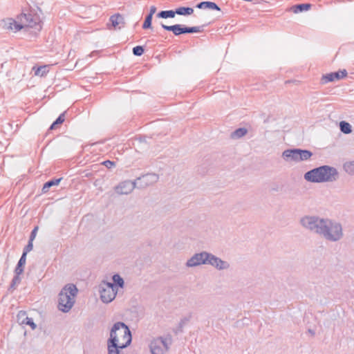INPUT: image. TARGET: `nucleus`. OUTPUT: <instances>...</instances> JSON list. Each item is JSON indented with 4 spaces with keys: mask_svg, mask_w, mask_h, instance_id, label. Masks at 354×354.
<instances>
[{
    "mask_svg": "<svg viewBox=\"0 0 354 354\" xmlns=\"http://www.w3.org/2000/svg\"><path fill=\"white\" fill-rule=\"evenodd\" d=\"M301 225L330 242H337L344 236L343 227L339 221L318 216H305L300 220Z\"/></svg>",
    "mask_w": 354,
    "mask_h": 354,
    "instance_id": "obj_1",
    "label": "nucleus"
},
{
    "mask_svg": "<svg viewBox=\"0 0 354 354\" xmlns=\"http://www.w3.org/2000/svg\"><path fill=\"white\" fill-rule=\"evenodd\" d=\"M132 342L129 327L122 322L115 323L107 339L108 354H122L121 350L128 347Z\"/></svg>",
    "mask_w": 354,
    "mask_h": 354,
    "instance_id": "obj_2",
    "label": "nucleus"
},
{
    "mask_svg": "<svg viewBox=\"0 0 354 354\" xmlns=\"http://www.w3.org/2000/svg\"><path fill=\"white\" fill-rule=\"evenodd\" d=\"M304 177L306 181L314 183L334 182L339 178V172L334 167L322 165L308 171Z\"/></svg>",
    "mask_w": 354,
    "mask_h": 354,
    "instance_id": "obj_3",
    "label": "nucleus"
},
{
    "mask_svg": "<svg viewBox=\"0 0 354 354\" xmlns=\"http://www.w3.org/2000/svg\"><path fill=\"white\" fill-rule=\"evenodd\" d=\"M77 288L75 285L68 283L66 285L59 293L58 308L59 310L67 313L73 307L74 297L77 293Z\"/></svg>",
    "mask_w": 354,
    "mask_h": 354,
    "instance_id": "obj_4",
    "label": "nucleus"
},
{
    "mask_svg": "<svg viewBox=\"0 0 354 354\" xmlns=\"http://www.w3.org/2000/svg\"><path fill=\"white\" fill-rule=\"evenodd\" d=\"M313 153L308 149L299 148L288 149L282 153L283 158L287 162H299L309 160Z\"/></svg>",
    "mask_w": 354,
    "mask_h": 354,
    "instance_id": "obj_5",
    "label": "nucleus"
},
{
    "mask_svg": "<svg viewBox=\"0 0 354 354\" xmlns=\"http://www.w3.org/2000/svg\"><path fill=\"white\" fill-rule=\"evenodd\" d=\"M171 343L172 338L169 335L154 339L149 345L151 354H165L169 350Z\"/></svg>",
    "mask_w": 354,
    "mask_h": 354,
    "instance_id": "obj_6",
    "label": "nucleus"
},
{
    "mask_svg": "<svg viewBox=\"0 0 354 354\" xmlns=\"http://www.w3.org/2000/svg\"><path fill=\"white\" fill-rule=\"evenodd\" d=\"M117 290L111 285V282L102 281L99 285L100 299L103 303L109 304L115 297Z\"/></svg>",
    "mask_w": 354,
    "mask_h": 354,
    "instance_id": "obj_7",
    "label": "nucleus"
},
{
    "mask_svg": "<svg viewBox=\"0 0 354 354\" xmlns=\"http://www.w3.org/2000/svg\"><path fill=\"white\" fill-rule=\"evenodd\" d=\"M138 189H145L156 184L159 180V175L156 173H147L135 179Z\"/></svg>",
    "mask_w": 354,
    "mask_h": 354,
    "instance_id": "obj_8",
    "label": "nucleus"
},
{
    "mask_svg": "<svg viewBox=\"0 0 354 354\" xmlns=\"http://www.w3.org/2000/svg\"><path fill=\"white\" fill-rule=\"evenodd\" d=\"M137 187L138 186L136 180H127L120 183L117 186H115V191L120 195H127L131 193L135 188H137Z\"/></svg>",
    "mask_w": 354,
    "mask_h": 354,
    "instance_id": "obj_9",
    "label": "nucleus"
},
{
    "mask_svg": "<svg viewBox=\"0 0 354 354\" xmlns=\"http://www.w3.org/2000/svg\"><path fill=\"white\" fill-rule=\"evenodd\" d=\"M209 257V252H201L196 253L190 259H189L186 263L187 267H195L202 264H207V257Z\"/></svg>",
    "mask_w": 354,
    "mask_h": 354,
    "instance_id": "obj_10",
    "label": "nucleus"
},
{
    "mask_svg": "<svg viewBox=\"0 0 354 354\" xmlns=\"http://www.w3.org/2000/svg\"><path fill=\"white\" fill-rule=\"evenodd\" d=\"M207 259V264L211 265L218 270H227L230 268V263L227 261L222 260L212 253H209Z\"/></svg>",
    "mask_w": 354,
    "mask_h": 354,
    "instance_id": "obj_11",
    "label": "nucleus"
},
{
    "mask_svg": "<svg viewBox=\"0 0 354 354\" xmlns=\"http://www.w3.org/2000/svg\"><path fill=\"white\" fill-rule=\"evenodd\" d=\"M347 75V71L345 69L340 70L339 71L333 72L324 75L322 77V84H325L328 82H333L335 80H339Z\"/></svg>",
    "mask_w": 354,
    "mask_h": 354,
    "instance_id": "obj_12",
    "label": "nucleus"
},
{
    "mask_svg": "<svg viewBox=\"0 0 354 354\" xmlns=\"http://www.w3.org/2000/svg\"><path fill=\"white\" fill-rule=\"evenodd\" d=\"M160 26L164 30L172 32V33L175 36L187 34V26L183 24H174L171 26H167L161 22Z\"/></svg>",
    "mask_w": 354,
    "mask_h": 354,
    "instance_id": "obj_13",
    "label": "nucleus"
},
{
    "mask_svg": "<svg viewBox=\"0 0 354 354\" xmlns=\"http://www.w3.org/2000/svg\"><path fill=\"white\" fill-rule=\"evenodd\" d=\"M17 320L19 324L30 326L32 330L37 328L36 324L32 318L27 316L26 311L20 310L17 315Z\"/></svg>",
    "mask_w": 354,
    "mask_h": 354,
    "instance_id": "obj_14",
    "label": "nucleus"
},
{
    "mask_svg": "<svg viewBox=\"0 0 354 354\" xmlns=\"http://www.w3.org/2000/svg\"><path fill=\"white\" fill-rule=\"evenodd\" d=\"M17 19L24 25V27L34 28L37 24L36 19L30 13H21L18 16Z\"/></svg>",
    "mask_w": 354,
    "mask_h": 354,
    "instance_id": "obj_15",
    "label": "nucleus"
},
{
    "mask_svg": "<svg viewBox=\"0 0 354 354\" xmlns=\"http://www.w3.org/2000/svg\"><path fill=\"white\" fill-rule=\"evenodd\" d=\"M196 7L198 9H210L221 11V8L216 3L212 1H201L197 3Z\"/></svg>",
    "mask_w": 354,
    "mask_h": 354,
    "instance_id": "obj_16",
    "label": "nucleus"
},
{
    "mask_svg": "<svg viewBox=\"0 0 354 354\" xmlns=\"http://www.w3.org/2000/svg\"><path fill=\"white\" fill-rule=\"evenodd\" d=\"M62 180V178H52L47 182H46L42 187L41 192L43 194L47 193L50 188L53 186L58 185L61 180Z\"/></svg>",
    "mask_w": 354,
    "mask_h": 354,
    "instance_id": "obj_17",
    "label": "nucleus"
},
{
    "mask_svg": "<svg viewBox=\"0 0 354 354\" xmlns=\"http://www.w3.org/2000/svg\"><path fill=\"white\" fill-rule=\"evenodd\" d=\"M192 318V314L190 313L188 316L182 318L176 328L173 329V332L177 335L183 332V327L189 322Z\"/></svg>",
    "mask_w": 354,
    "mask_h": 354,
    "instance_id": "obj_18",
    "label": "nucleus"
},
{
    "mask_svg": "<svg viewBox=\"0 0 354 354\" xmlns=\"http://www.w3.org/2000/svg\"><path fill=\"white\" fill-rule=\"evenodd\" d=\"M113 283L111 285L118 291V288H123L124 285V279L118 274H115L112 277Z\"/></svg>",
    "mask_w": 354,
    "mask_h": 354,
    "instance_id": "obj_19",
    "label": "nucleus"
},
{
    "mask_svg": "<svg viewBox=\"0 0 354 354\" xmlns=\"http://www.w3.org/2000/svg\"><path fill=\"white\" fill-rule=\"evenodd\" d=\"M110 21L111 22V25L115 28H118L119 29L121 28L120 26V24L124 23V18L120 14L113 15L110 17Z\"/></svg>",
    "mask_w": 354,
    "mask_h": 354,
    "instance_id": "obj_20",
    "label": "nucleus"
},
{
    "mask_svg": "<svg viewBox=\"0 0 354 354\" xmlns=\"http://www.w3.org/2000/svg\"><path fill=\"white\" fill-rule=\"evenodd\" d=\"M26 256L21 254L17 266L15 270V273L17 274H21L23 273L24 270V266L26 264Z\"/></svg>",
    "mask_w": 354,
    "mask_h": 354,
    "instance_id": "obj_21",
    "label": "nucleus"
},
{
    "mask_svg": "<svg viewBox=\"0 0 354 354\" xmlns=\"http://www.w3.org/2000/svg\"><path fill=\"white\" fill-rule=\"evenodd\" d=\"M311 8L310 3H299L293 6L292 10L295 13L302 12L308 10Z\"/></svg>",
    "mask_w": 354,
    "mask_h": 354,
    "instance_id": "obj_22",
    "label": "nucleus"
},
{
    "mask_svg": "<svg viewBox=\"0 0 354 354\" xmlns=\"http://www.w3.org/2000/svg\"><path fill=\"white\" fill-rule=\"evenodd\" d=\"M176 15V9L174 10H162V11L159 12L156 15V17L158 18L167 19V18H174Z\"/></svg>",
    "mask_w": 354,
    "mask_h": 354,
    "instance_id": "obj_23",
    "label": "nucleus"
},
{
    "mask_svg": "<svg viewBox=\"0 0 354 354\" xmlns=\"http://www.w3.org/2000/svg\"><path fill=\"white\" fill-rule=\"evenodd\" d=\"M248 132V130L245 127H240L234 130L231 133V138L233 139L241 138L244 136Z\"/></svg>",
    "mask_w": 354,
    "mask_h": 354,
    "instance_id": "obj_24",
    "label": "nucleus"
},
{
    "mask_svg": "<svg viewBox=\"0 0 354 354\" xmlns=\"http://www.w3.org/2000/svg\"><path fill=\"white\" fill-rule=\"evenodd\" d=\"M176 15L188 16L194 12V9L191 7H178L176 9Z\"/></svg>",
    "mask_w": 354,
    "mask_h": 354,
    "instance_id": "obj_25",
    "label": "nucleus"
},
{
    "mask_svg": "<svg viewBox=\"0 0 354 354\" xmlns=\"http://www.w3.org/2000/svg\"><path fill=\"white\" fill-rule=\"evenodd\" d=\"M339 129L344 134H349L352 132L351 125L346 121H341L339 122Z\"/></svg>",
    "mask_w": 354,
    "mask_h": 354,
    "instance_id": "obj_26",
    "label": "nucleus"
},
{
    "mask_svg": "<svg viewBox=\"0 0 354 354\" xmlns=\"http://www.w3.org/2000/svg\"><path fill=\"white\" fill-rule=\"evenodd\" d=\"M32 69L35 70V75H38V76H41V77L46 75L48 71L47 69V66H46V65L41 66H39L37 68L33 67Z\"/></svg>",
    "mask_w": 354,
    "mask_h": 354,
    "instance_id": "obj_27",
    "label": "nucleus"
},
{
    "mask_svg": "<svg viewBox=\"0 0 354 354\" xmlns=\"http://www.w3.org/2000/svg\"><path fill=\"white\" fill-rule=\"evenodd\" d=\"M345 171L349 175H354V161L347 162L344 164Z\"/></svg>",
    "mask_w": 354,
    "mask_h": 354,
    "instance_id": "obj_28",
    "label": "nucleus"
},
{
    "mask_svg": "<svg viewBox=\"0 0 354 354\" xmlns=\"http://www.w3.org/2000/svg\"><path fill=\"white\" fill-rule=\"evenodd\" d=\"M64 113H61L57 118L53 122V124L50 126L49 129L53 130L55 129L57 125L61 124L64 122Z\"/></svg>",
    "mask_w": 354,
    "mask_h": 354,
    "instance_id": "obj_29",
    "label": "nucleus"
},
{
    "mask_svg": "<svg viewBox=\"0 0 354 354\" xmlns=\"http://www.w3.org/2000/svg\"><path fill=\"white\" fill-rule=\"evenodd\" d=\"M152 19H153V16H151V15H147V16L145 17V21H144V23L142 24V28L143 29H149V28H152Z\"/></svg>",
    "mask_w": 354,
    "mask_h": 354,
    "instance_id": "obj_30",
    "label": "nucleus"
},
{
    "mask_svg": "<svg viewBox=\"0 0 354 354\" xmlns=\"http://www.w3.org/2000/svg\"><path fill=\"white\" fill-rule=\"evenodd\" d=\"M9 28L17 32L21 30L24 28V25L21 22L18 23L16 21H12V22L10 23Z\"/></svg>",
    "mask_w": 354,
    "mask_h": 354,
    "instance_id": "obj_31",
    "label": "nucleus"
},
{
    "mask_svg": "<svg viewBox=\"0 0 354 354\" xmlns=\"http://www.w3.org/2000/svg\"><path fill=\"white\" fill-rule=\"evenodd\" d=\"M203 30H204V26H192V27L187 26V34L201 32H203Z\"/></svg>",
    "mask_w": 354,
    "mask_h": 354,
    "instance_id": "obj_32",
    "label": "nucleus"
},
{
    "mask_svg": "<svg viewBox=\"0 0 354 354\" xmlns=\"http://www.w3.org/2000/svg\"><path fill=\"white\" fill-rule=\"evenodd\" d=\"M132 52L135 56L140 57L143 55L145 49L142 46H136L133 48Z\"/></svg>",
    "mask_w": 354,
    "mask_h": 354,
    "instance_id": "obj_33",
    "label": "nucleus"
},
{
    "mask_svg": "<svg viewBox=\"0 0 354 354\" xmlns=\"http://www.w3.org/2000/svg\"><path fill=\"white\" fill-rule=\"evenodd\" d=\"M19 275L20 274H15L10 285V289H15L16 286L21 282V277Z\"/></svg>",
    "mask_w": 354,
    "mask_h": 354,
    "instance_id": "obj_34",
    "label": "nucleus"
},
{
    "mask_svg": "<svg viewBox=\"0 0 354 354\" xmlns=\"http://www.w3.org/2000/svg\"><path fill=\"white\" fill-rule=\"evenodd\" d=\"M32 241H28V244L25 246L22 254L27 256L28 252H30L33 248Z\"/></svg>",
    "mask_w": 354,
    "mask_h": 354,
    "instance_id": "obj_35",
    "label": "nucleus"
},
{
    "mask_svg": "<svg viewBox=\"0 0 354 354\" xmlns=\"http://www.w3.org/2000/svg\"><path fill=\"white\" fill-rule=\"evenodd\" d=\"M38 226H35L33 230L31 231V233H30V237H29V240L30 241H32L35 239V236H36V234H37V232L38 231Z\"/></svg>",
    "mask_w": 354,
    "mask_h": 354,
    "instance_id": "obj_36",
    "label": "nucleus"
},
{
    "mask_svg": "<svg viewBox=\"0 0 354 354\" xmlns=\"http://www.w3.org/2000/svg\"><path fill=\"white\" fill-rule=\"evenodd\" d=\"M102 165H104L106 167H107L108 169H110L113 166L115 165V162L113 161H111V160H104L103 162H102Z\"/></svg>",
    "mask_w": 354,
    "mask_h": 354,
    "instance_id": "obj_37",
    "label": "nucleus"
},
{
    "mask_svg": "<svg viewBox=\"0 0 354 354\" xmlns=\"http://www.w3.org/2000/svg\"><path fill=\"white\" fill-rule=\"evenodd\" d=\"M156 12V7L155 6H151L150 7L149 12L148 13V15H151V16H153Z\"/></svg>",
    "mask_w": 354,
    "mask_h": 354,
    "instance_id": "obj_38",
    "label": "nucleus"
},
{
    "mask_svg": "<svg viewBox=\"0 0 354 354\" xmlns=\"http://www.w3.org/2000/svg\"><path fill=\"white\" fill-rule=\"evenodd\" d=\"M147 137L146 136H140L138 140L140 142H147Z\"/></svg>",
    "mask_w": 354,
    "mask_h": 354,
    "instance_id": "obj_39",
    "label": "nucleus"
},
{
    "mask_svg": "<svg viewBox=\"0 0 354 354\" xmlns=\"http://www.w3.org/2000/svg\"><path fill=\"white\" fill-rule=\"evenodd\" d=\"M308 331H309V333H311V334H313V335H314V334H315V332H314L313 330H310V329H309V330H308Z\"/></svg>",
    "mask_w": 354,
    "mask_h": 354,
    "instance_id": "obj_40",
    "label": "nucleus"
},
{
    "mask_svg": "<svg viewBox=\"0 0 354 354\" xmlns=\"http://www.w3.org/2000/svg\"><path fill=\"white\" fill-rule=\"evenodd\" d=\"M272 190H274V191H277V190H278V189H277V188H276V187H274V188H272Z\"/></svg>",
    "mask_w": 354,
    "mask_h": 354,
    "instance_id": "obj_41",
    "label": "nucleus"
}]
</instances>
